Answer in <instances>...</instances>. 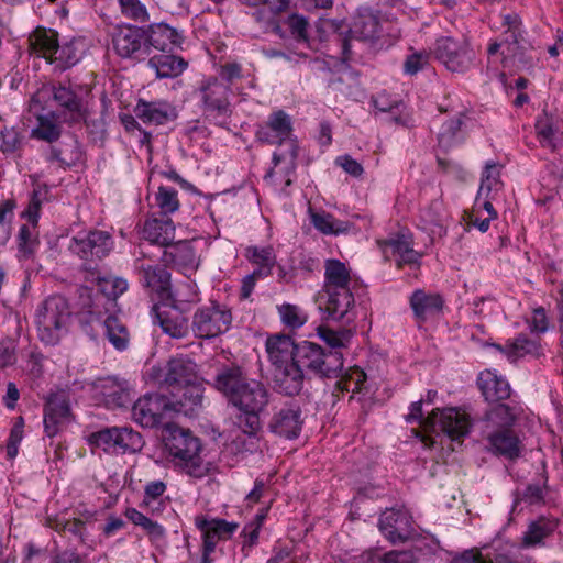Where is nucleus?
Here are the masks:
<instances>
[{"instance_id":"f257e3e1","label":"nucleus","mask_w":563,"mask_h":563,"mask_svg":"<svg viewBox=\"0 0 563 563\" xmlns=\"http://www.w3.org/2000/svg\"><path fill=\"white\" fill-rule=\"evenodd\" d=\"M515 421L516 415L505 404L496 405L485 413L481 420V433L488 451L509 460L520 456L522 444L512 429Z\"/></svg>"},{"instance_id":"f03ea898","label":"nucleus","mask_w":563,"mask_h":563,"mask_svg":"<svg viewBox=\"0 0 563 563\" xmlns=\"http://www.w3.org/2000/svg\"><path fill=\"white\" fill-rule=\"evenodd\" d=\"M165 448L173 466L189 477L200 479L211 470V463L206 461L202 444L199 438L189 430L174 427L165 439Z\"/></svg>"},{"instance_id":"7ed1b4c3","label":"nucleus","mask_w":563,"mask_h":563,"mask_svg":"<svg viewBox=\"0 0 563 563\" xmlns=\"http://www.w3.org/2000/svg\"><path fill=\"white\" fill-rule=\"evenodd\" d=\"M408 423L418 422L426 431L444 433L452 440H459L470 432V416L457 408L435 409L430 416L423 418L421 400L410 405L406 415Z\"/></svg>"},{"instance_id":"20e7f679","label":"nucleus","mask_w":563,"mask_h":563,"mask_svg":"<svg viewBox=\"0 0 563 563\" xmlns=\"http://www.w3.org/2000/svg\"><path fill=\"white\" fill-rule=\"evenodd\" d=\"M70 310L65 297L54 295L43 300L35 313V323L40 340L46 344L58 343L66 332Z\"/></svg>"},{"instance_id":"39448f33","label":"nucleus","mask_w":563,"mask_h":563,"mask_svg":"<svg viewBox=\"0 0 563 563\" xmlns=\"http://www.w3.org/2000/svg\"><path fill=\"white\" fill-rule=\"evenodd\" d=\"M294 361L302 372H310L320 377H336L343 371V355L340 351L325 352L320 345L303 341L297 345Z\"/></svg>"},{"instance_id":"423d86ee","label":"nucleus","mask_w":563,"mask_h":563,"mask_svg":"<svg viewBox=\"0 0 563 563\" xmlns=\"http://www.w3.org/2000/svg\"><path fill=\"white\" fill-rule=\"evenodd\" d=\"M206 118L223 125L231 115L230 88L217 77L203 78L196 90Z\"/></svg>"},{"instance_id":"0eeeda50","label":"nucleus","mask_w":563,"mask_h":563,"mask_svg":"<svg viewBox=\"0 0 563 563\" xmlns=\"http://www.w3.org/2000/svg\"><path fill=\"white\" fill-rule=\"evenodd\" d=\"M268 401L269 393L264 384L251 378L231 405L245 416L244 432L253 434L260 429V415L265 410Z\"/></svg>"},{"instance_id":"6e6552de","label":"nucleus","mask_w":563,"mask_h":563,"mask_svg":"<svg viewBox=\"0 0 563 563\" xmlns=\"http://www.w3.org/2000/svg\"><path fill=\"white\" fill-rule=\"evenodd\" d=\"M73 389L84 390L98 405L111 409L124 407L130 401L126 383L111 376L84 383L74 382Z\"/></svg>"},{"instance_id":"1a4fd4ad","label":"nucleus","mask_w":563,"mask_h":563,"mask_svg":"<svg viewBox=\"0 0 563 563\" xmlns=\"http://www.w3.org/2000/svg\"><path fill=\"white\" fill-rule=\"evenodd\" d=\"M435 58L452 73H466L476 60V54L465 40H455L451 36L441 37L434 46Z\"/></svg>"},{"instance_id":"9d476101","label":"nucleus","mask_w":563,"mask_h":563,"mask_svg":"<svg viewBox=\"0 0 563 563\" xmlns=\"http://www.w3.org/2000/svg\"><path fill=\"white\" fill-rule=\"evenodd\" d=\"M232 323L231 310L218 302L200 307L192 317L191 328L196 336L212 339L225 333Z\"/></svg>"},{"instance_id":"9b49d317","label":"nucleus","mask_w":563,"mask_h":563,"mask_svg":"<svg viewBox=\"0 0 563 563\" xmlns=\"http://www.w3.org/2000/svg\"><path fill=\"white\" fill-rule=\"evenodd\" d=\"M114 247L112 235L104 230L80 231L68 244L71 254L84 261L101 260L108 256Z\"/></svg>"},{"instance_id":"f8f14e48","label":"nucleus","mask_w":563,"mask_h":563,"mask_svg":"<svg viewBox=\"0 0 563 563\" xmlns=\"http://www.w3.org/2000/svg\"><path fill=\"white\" fill-rule=\"evenodd\" d=\"M175 404L165 396L148 394L137 399L132 408L133 420L142 427L154 428L165 423L173 411Z\"/></svg>"},{"instance_id":"ddd939ff","label":"nucleus","mask_w":563,"mask_h":563,"mask_svg":"<svg viewBox=\"0 0 563 563\" xmlns=\"http://www.w3.org/2000/svg\"><path fill=\"white\" fill-rule=\"evenodd\" d=\"M112 46L122 58H144L145 55H148L145 29L133 25L117 27L112 33Z\"/></svg>"},{"instance_id":"4468645a","label":"nucleus","mask_w":563,"mask_h":563,"mask_svg":"<svg viewBox=\"0 0 563 563\" xmlns=\"http://www.w3.org/2000/svg\"><path fill=\"white\" fill-rule=\"evenodd\" d=\"M501 24L505 29V38L501 43L494 42L488 46V68L497 73L495 57L503 47V55L507 57H517L519 55L520 43L522 41L521 20L518 14H506L501 18Z\"/></svg>"},{"instance_id":"2eb2a0df","label":"nucleus","mask_w":563,"mask_h":563,"mask_svg":"<svg viewBox=\"0 0 563 563\" xmlns=\"http://www.w3.org/2000/svg\"><path fill=\"white\" fill-rule=\"evenodd\" d=\"M250 380L246 372L233 364L220 367L210 385L232 405Z\"/></svg>"},{"instance_id":"dca6fc26","label":"nucleus","mask_w":563,"mask_h":563,"mask_svg":"<svg viewBox=\"0 0 563 563\" xmlns=\"http://www.w3.org/2000/svg\"><path fill=\"white\" fill-rule=\"evenodd\" d=\"M134 268L139 274L140 283L144 288L156 294L161 300L173 297L170 274L164 266L145 265L140 258L134 262Z\"/></svg>"},{"instance_id":"f3484780","label":"nucleus","mask_w":563,"mask_h":563,"mask_svg":"<svg viewBox=\"0 0 563 563\" xmlns=\"http://www.w3.org/2000/svg\"><path fill=\"white\" fill-rule=\"evenodd\" d=\"M379 530L393 543L410 539L415 529L412 519L406 510L387 509L379 517Z\"/></svg>"},{"instance_id":"a211bd4d","label":"nucleus","mask_w":563,"mask_h":563,"mask_svg":"<svg viewBox=\"0 0 563 563\" xmlns=\"http://www.w3.org/2000/svg\"><path fill=\"white\" fill-rule=\"evenodd\" d=\"M292 135V122L283 110L273 112L256 131V139L266 144L280 145Z\"/></svg>"},{"instance_id":"6ab92c4d","label":"nucleus","mask_w":563,"mask_h":563,"mask_svg":"<svg viewBox=\"0 0 563 563\" xmlns=\"http://www.w3.org/2000/svg\"><path fill=\"white\" fill-rule=\"evenodd\" d=\"M269 430L286 439H296L302 427L301 409L295 402L286 404L272 417Z\"/></svg>"},{"instance_id":"aec40b11","label":"nucleus","mask_w":563,"mask_h":563,"mask_svg":"<svg viewBox=\"0 0 563 563\" xmlns=\"http://www.w3.org/2000/svg\"><path fill=\"white\" fill-rule=\"evenodd\" d=\"M195 525L202 533V549L207 554L213 553L217 543L222 539H229L238 528L236 523L223 519H207L202 516L195 518Z\"/></svg>"},{"instance_id":"412c9836","label":"nucleus","mask_w":563,"mask_h":563,"mask_svg":"<svg viewBox=\"0 0 563 563\" xmlns=\"http://www.w3.org/2000/svg\"><path fill=\"white\" fill-rule=\"evenodd\" d=\"M71 418L69 400L64 391L52 395L45 406L44 429L48 437H54L60 427L68 423Z\"/></svg>"},{"instance_id":"4be33fe9","label":"nucleus","mask_w":563,"mask_h":563,"mask_svg":"<svg viewBox=\"0 0 563 563\" xmlns=\"http://www.w3.org/2000/svg\"><path fill=\"white\" fill-rule=\"evenodd\" d=\"M51 92L65 122H79L85 118L82 100L70 87L65 85L52 86Z\"/></svg>"},{"instance_id":"5701e85b","label":"nucleus","mask_w":563,"mask_h":563,"mask_svg":"<svg viewBox=\"0 0 563 563\" xmlns=\"http://www.w3.org/2000/svg\"><path fill=\"white\" fill-rule=\"evenodd\" d=\"M146 45L161 52H172L181 46L184 36L167 23H152L145 29Z\"/></svg>"},{"instance_id":"b1692460","label":"nucleus","mask_w":563,"mask_h":563,"mask_svg":"<svg viewBox=\"0 0 563 563\" xmlns=\"http://www.w3.org/2000/svg\"><path fill=\"white\" fill-rule=\"evenodd\" d=\"M90 321H99L103 324L104 335L118 351H124L129 346L130 335L126 327L114 314V311L102 312L90 310Z\"/></svg>"},{"instance_id":"393cba45","label":"nucleus","mask_w":563,"mask_h":563,"mask_svg":"<svg viewBox=\"0 0 563 563\" xmlns=\"http://www.w3.org/2000/svg\"><path fill=\"white\" fill-rule=\"evenodd\" d=\"M443 305L444 300L440 294L423 289H416L409 297V306L418 323H423L440 313Z\"/></svg>"},{"instance_id":"a878e982","label":"nucleus","mask_w":563,"mask_h":563,"mask_svg":"<svg viewBox=\"0 0 563 563\" xmlns=\"http://www.w3.org/2000/svg\"><path fill=\"white\" fill-rule=\"evenodd\" d=\"M319 307L332 320L343 319L354 305L352 290L323 289Z\"/></svg>"},{"instance_id":"bb28decb","label":"nucleus","mask_w":563,"mask_h":563,"mask_svg":"<svg viewBox=\"0 0 563 563\" xmlns=\"http://www.w3.org/2000/svg\"><path fill=\"white\" fill-rule=\"evenodd\" d=\"M379 247L388 258L390 255L397 256V266L412 265L419 266L421 254L413 250L410 239L406 235H397L388 240L378 242Z\"/></svg>"},{"instance_id":"cd10ccee","label":"nucleus","mask_w":563,"mask_h":563,"mask_svg":"<svg viewBox=\"0 0 563 563\" xmlns=\"http://www.w3.org/2000/svg\"><path fill=\"white\" fill-rule=\"evenodd\" d=\"M163 261L183 271L185 274L191 273L198 267V257L189 241H179L175 244L169 243L163 252Z\"/></svg>"},{"instance_id":"c85d7f7f","label":"nucleus","mask_w":563,"mask_h":563,"mask_svg":"<svg viewBox=\"0 0 563 563\" xmlns=\"http://www.w3.org/2000/svg\"><path fill=\"white\" fill-rule=\"evenodd\" d=\"M134 113L145 124L162 125L175 118L174 108L164 100L145 101L140 99Z\"/></svg>"},{"instance_id":"c756f323","label":"nucleus","mask_w":563,"mask_h":563,"mask_svg":"<svg viewBox=\"0 0 563 563\" xmlns=\"http://www.w3.org/2000/svg\"><path fill=\"white\" fill-rule=\"evenodd\" d=\"M297 345L289 335L285 334H275L266 340V352L274 369L294 362Z\"/></svg>"},{"instance_id":"7c9ffc66","label":"nucleus","mask_w":563,"mask_h":563,"mask_svg":"<svg viewBox=\"0 0 563 563\" xmlns=\"http://www.w3.org/2000/svg\"><path fill=\"white\" fill-rule=\"evenodd\" d=\"M97 284L102 297L97 298L91 310H100L99 307L102 306L103 312L115 311L117 298L128 290V282L117 276H104L98 277Z\"/></svg>"},{"instance_id":"2f4dec72","label":"nucleus","mask_w":563,"mask_h":563,"mask_svg":"<svg viewBox=\"0 0 563 563\" xmlns=\"http://www.w3.org/2000/svg\"><path fill=\"white\" fill-rule=\"evenodd\" d=\"M305 379V373L295 361L274 369V383L277 389L288 396L298 395Z\"/></svg>"},{"instance_id":"473e14b6","label":"nucleus","mask_w":563,"mask_h":563,"mask_svg":"<svg viewBox=\"0 0 563 563\" xmlns=\"http://www.w3.org/2000/svg\"><path fill=\"white\" fill-rule=\"evenodd\" d=\"M514 552L515 544L506 542L487 549L485 554L465 552L454 563H517Z\"/></svg>"},{"instance_id":"72a5a7b5","label":"nucleus","mask_w":563,"mask_h":563,"mask_svg":"<svg viewBox=\"0 0 563 563\" xmlns=\"http://www.w3.org/2000/svg\"><path fill=\"white\" fill-rule=\"evenodd\" d=\"M477 385L487 401H499L510 396L509 383L496 371H483L477 378Z\"/></svg>"},{"instance_id":"f704fd0d","label":"nucleus","mask_w":563,"mask_h":563,"mask_svg":"<svg viewBox=\"0 0 563 563\" xmlns=\"http://www.w3.org/2000/svg\"><path fill=\"white\" fill-rule=\"evenodd\" d=\"M197 365L189 358L175 357L166 365L164 383L168 386L180 387L197 380Z\"/></svg>"},{"instance_id":"c9c22d12","label":"nucleus","mask_w":563,"mask_h":563,"mask_svg":"<svg viewBox=\"0 0 563 563\" xmlns=\"http://www.w3.org/2000/svg\"><path fill=\"white\" fill-rule=\"evenodd\" d=\"M155 322L162 331L174 339L186 336L188 325L186 318L174 307H156Z\"/></svg>"},{"instance_id":"e433bc0d","label":"nucleus","mask_w":563,"mask_h":563,"mask_svg":"<svg viewBox=\"0 0 563 563\" xmlns=\"http://www.w3.org/2000/svg\"><path fill=\"white\" fill-rule=\"evenodd\" d=\"M141 235L152 244L168 246L175 239V225L169 219L150 218L142 228Z\"/></svg>"},{"instance_id":"4c0bfd02","label":"nucleus","mask_w":563,"mask_h":563,"mask_svg":"<svg viewBox=\"0 0 563 563\" xmlns=\"http://www.w3.org/2000/svg\"><path fill=\"white\" fill-rule=\"evenodd\" d=\"M244 256L247 261L256 266L253 271L260 277H268L272 275L274 267L277 264V256L272 245L258 246L251 245L245 249Z\"/></svg>"},{"instance_id":"58836bf2","label":"nucleus","mask_w":563,"mask_h":563,"mask_svg":"<svg viewBox=\"0 0 563 563\" xmlns=\"http://www.w3.org/2000/svg\"><path fill=\"white\" fill-rule=\"evenodd\" d=\"M497 351L505 354L506 357L515 362L526 356L538 357L541 354V346L538 341L531 340L526 335H519L512 341L507 342L504 346L500 344H492Z\"/></svg>"},{"instance_id":"ea45409f","label":"nucleus","mask_w":563,"mask_h":563,"mask_svg":"<svg viewBox=\"0 0 563 563\" xmlns=\"http://www.w3.org/2000/svg\"><path fill=\"white\" fill-rule=\"evenodd\" d=\"M82 54L84 43L79 40L74 38L62 45L57 42L49 64L55 65L59 70H65L75 66L81 59Z\"/></svg>"},{"instance_id":"a19ab883","label":"nucleus","mask_w":563,"mask_h":563,"mask_svg":"<svg viewBox=\"0 0 563 563\" xmlns=\"http://www.w3.org/2000/svg\"><path fill=\"white\" fill-rule=\"evenodd\" d=\"M350 269L339 260H327L323 289L352 290Z\"/></svg>"},{"instance_id":"79ce46f5","label":"nucleus","mask_w":563,"mask_h":563,"mask_svg":"<svg viewBox=\"0 0 563 563\" xmlns=\"http://www.w3.org/2000/svg\"><path fill=\"white\" fill-rule=\"evenodd\" d=\"M309 218L312 225L322 234L339 235L347 233L352 224L347 221H341L329 212L323 210L317 211L309 208Z\"/></svg>"},{"instance_id":"37998d69","label":"nucleus","mask_w":563,"mask_h":563,"mask_svg":"<svg viewBox=\"0 0 563 563\" xmlns=\"http://www.w3.org/2000/svg\"><path fill=\"white\" fill-rule=\"evenodd\" d=\"M30 49L38 57L45 58L48 63L54 54L55 45L58 42L57 33L51 29L37 27L29 37Z\"/></svg>"},{"instance_id":"c03bdc74","label":"nucleus","mask_w":563,"mask_h":563,"mask_svg":"<svg viewBox=\"0 0 563 563\" xmlns=\"http://www.w3.org/2000/svg\"><path fill=\"white\" fill-rule=\"evenodd\" d=\"M148 67L155 71L158 78H173L186 69L187 63L175 55L159 54L148 59Z\"/></svg>"},{"instance_id":"a18cd8bd","label":"nucleus","mask_w":563,"mask_h":563,"mask_svg":"<svg viewBox=\"0 0 563 563\" xmlns=\"http://www.w3.org/2000/svg\"><path fill=\"white\" fill-rule=\"evenodd\" d=\"M379 31L378 18L368 10L358 12L350 30L352 36L361 41H374Z\"/></svg>"},{"instance_id":"49530a36","label":"nucleus","mask_w":563,"mask_h":563,"mask_svg":"<svg viewBox=\"0 0 563 563\" xmlns=\"http://www.w3.org/2000/svg\"><path fill=\"white\" fill-rule=\"evenodd\" d=\"M503 166L494 161L485 164L482 172L481 185L476 196V203L479 205L483 196H490L497 194L503 188L500 179Z\"/></svg>"},{"instance_id":"de8ad7c7","label":"nucleus","mask_w":563,"mask_h":563,"mask_svg":"<svg viewBox=\"0 0 563 563\" xmlns=\"http://www.w3.org/2000/svg\"><path fill=\"white\" fill-rule=\"evenodd\" d=\"M36 125L31 131L33 139L53 143L57 141L62 134L60 125L57 123L56 114L49 111L36 117Z\"/></svg>"},{"instance_id":"09e8293b","label":"nucleus","mask_w":563,"mask_h":563,"mask_svg":"<svg viewBox=\"0 0 563 563\" xmlns=\"http://www.w3.org/2000/svg\"><path fill=\"white\" fill-rule=\"evenodd\" d=\"M167 490V484L164 481H151L144 486V494L141 506L148 509L153 515L161 514L166 506L163 496Z\"/></svg>"},{"instance_id":"8fccbe9b","label":"nucleus","mask_w":563,"mask_h":563,"mask_svg":"<svg viewBox=\"0 0 563 563\" xmlns=\"http://www.w3.org/2000/svg\"><path fill=\"white\" fill-rule=\"evenodd\" d=\"M417 556L412 551H390L380 556L373 552L361 554L356 563H416Z\"/></svg>"},{"instance_id":"3c124183","label":"nucleus","mask_w":563,"mask_h":563,"mask_svg":"<svg viewBox=\"0 0 563 563\" xmlns=\"http://www.w3.org/2000/svg\"><path fill=\"white\" fill-rule=\"evenodd\" d=\"M154 203L162 216L173 214L180 208L178 191L173 187L159 186L154 197Z\"/></svg>"},{"instance_id":"603ef678","label":"nucleus","mask_w":563,"mask_h":563,"mask_svg":"<svg viewBox=\"0 0 563 563\" xmlns=\"http://www.w3.org/2000/svg\"><path fill=\"white\" fill-rule=\"evenodd\" d=\"M118 453H135L142 450L144 441L142 435L128 427H117Z\"/></svg>"},{"instance_id":"864d4df0","label":"nucleus","mask_w":563,"mask_h":563,"mask_svg":"<svg viewBox=\"0 0 563 563\" xmlns=\"http://www.w3.org/2000/svg\"><path fill=\"white\" fill-rule=\"evenodd\" d=\"M181 396L177 400V405H179V409L184 410H194L195 407L201 405L202 396H203V387L202 384L197 379L191 383H188L185 386L178 387Z\"/></svg>"},{"instance_id":"5fc2aeb1","label":"nucleus","mask_w":563,"mask_h":563,"mask_svg":"<svg viewBox=\"0 0 563 563\" xmlns=\"http://www.w3.org/2000/svg\"><path fill=\"white\" fill-rule=\"evenodd\" d=\"M554 525L548 520L539 519L529 525L528 530L522 537V544L525 547H536L552 533Z\"/></svg>"},{"instance_id":"6e6d98bb","label":"nucleus","mask_w":563,"mask_h":563,"mask_svg":"<svg viewBox=\"0 0 563 563\" xmlns=\"http://www.w3.org/2000/svg\"><path fill=\"white\" fill-rule=\"evenodd\" d=\"M318 335L325 342L333 351L345 347L350 343L353 332L350 329L333 330L329 327H320L318 329Z\"/></svg>"},{"instance_id":"4d7b16f0","label":"nucleus","mask_w":563,"mask_h":563,"mask_svg":"<svg viewBox=\"0 0 563 563\" xmlns=\"http://www.w3.org/2000/svg\"><path fill=\"white\" fill-rule=\"evenodd\" d=\"M282 322L290 329L301 328L308 320L307 313L298 306L285 303L278 308Z\"/></svg>"},{"instance_id":"13d9d810","label":"nucleus","mask_w":563,"mask_h":563,"mask_svg":"<svg viewBox=\"0 0 563 563\" xmlns=\"http://www.w3.org/2000/svg\"><path fill=\"white\" fill-rule=\"evenodd\" d=\"M117 427L107 428L90 435V443L102 449L107 453H118Z\"/></svg>"},{"instance_id":"bf43d9fd","label":"nucleus","mask_w":563,"mask_h":563,"mask_svg":"<svg viewBox=\"0 0 563 563\" xmlns=\"http://www.w3.org/2000/svg\"><path fill=\"white\" fill-rule=\"evenodd\" d=\"M18 245H19V258H30L33 256V254L36 252L38 246V240L33 236L30 228L25 224H23L20 228L19 235H18Z\"/></svg>"},{"instance_id":"052dcab7","label":"nucleus","mask_w":563,"mask_h":563,"mask_svg":"<svg viewBox=\"0 0 563 563\" xmlns=\"http://www.w3.org/2000/svg\"><path fill=\"white\" fill-rule=\"evenodd\" d=\"M121 13L135 22H146L150 19L146 7L140 0H118Z\"/></svg>"},{"instance_id":"680f3d73","label":"nucleus","mask_w":563,"mask_h":563,"mask_svg":"<svg viewBox=\"0 0 563 563\" xmlns=\"http://www.w3.org/2000/svg\"><path fill=\"white\" fill-rule=\"evenodd\" d=\"M196 300H198L196 285L188 280L178 285L175 290H173L172 298L164 299L163 301H170V306L174 307L176 303L194 302Z\"/></svg>"},{"instance_id":"e2e57ef3","label":"nucleus","mask_w":563,"mask_h":563,"mask_svg":"<svg viewBox=\"0 0 563 563\" xmlns=\"http://www.w3.org/2000/svg\"><path fill=\"white\" fill-rule=\"evenodd\" d=\"M537 135L539 142L543 147H549L554 150L556 146L555 143V130L552 124L548 120H541L537 122Z\"/></svg>"},{"instance_id":"0e129e2a","label":"nucleus","mask_w":563,"mask_h":563,"mask_svg":"<svg viewBox=\"0 0 563 563\" xmlns=\"http://www.w3.org/2000/svg\"><path fill=\"white\" fill-rule=\"evenodd\" d=\"M243 77L242 66L238 63H225L221 65L218 69V77L222 82L228 85H232L238 79Z\"/></svg>"},{"instance_id":"69168bd1","label":"nucleus","mask_w":563,"mask_h":563,"mask_svg":"<svg viewBox=\"0 0 563 563\" xmlns=\"http://www.w3.org/2000/svg\"><path fill=\"white\" fill-rule=\"evenodd\" d=\"M429 62V54L426 52H416L410 54L404 64L405 73L408 75H415L422 70Z\"/></svg>"},{"instance_id":"338daca9","label":"nucleus","mask_w":563,"mask_h":563,"mask_svg":"<svg viewBox=\"0 0 563 563\" xmlns=\"http://www.w3.org/2000/svg\"><path fill=\"white\" fill-rule=\"evenodd\" d=\"M286 23H287L292 36L298 42L307 41V38H308V36H307L308 22H307L306 18H303L302 15H299V14H292L287 19Z\"/></svg>"},{"instance_id":"774afa93","label":"nucleus","mask_w":563,"mask_h":563,"mask_svg":"<svg viewBox=\"0 0 563 563\" xmlns=\"http://www.w3.org/2000/svg\"><path fill=\"white\" fill-rule=\"evenodd\" d=\"M20 144L19 133L14 129H3L0 132V151L13 153Z\"/></svg>"}]
</instances>
